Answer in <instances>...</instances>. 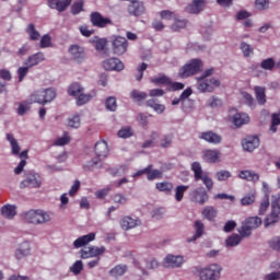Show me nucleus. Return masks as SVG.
Listing matches in <instances>:
<instances>
[{"mask_svg": "<svg viewBox=\"0 0 280 280\" xmlns=\"http://www.w3.org/2000/svg\"><path fill=\"white\" fill-rule=\"evenodd\" d=\"M7 141H9L10 143L11 154L13 156H19V159H22L18 166L14 168V174L19 175L23 172V167L27 165V161H25V159H27V150L21 152V144L12 133H7Z\"/></svg>", "mask_w": 280, "mask_h": 280, "instance_id": "f257e3e1", "label": "nucleus"}, {"mask_svg": "<svg viewBox=\"0 0 280 280\" xmlns=\"http://www.w3.org/2000/svg\"><path fill=\"white\" fill-rule=\"evenodd\" d=\"M210 75H213V69L206 70L197 78V89L200 93H213V91L220 86V80L215 78L207 79Z\"/></svg>", "mask_w": 280, "mask_h": 280, "instance_id": "f03ea898", "label": "nucleus"}, {"mask_svg": "<svg viewBox=\"0 0 280 280\" xmlns=\"http://www.w3.org/2000/svg\"><path fill=\"white\" fill-rule=\"evenodd\" d=\"M205 69V63L200 59H191L186 62L182 68L178 70V75L182 79L191 78V75H198Z\"/></svg>", "mask_w": 280, "mask_h": 280, "instance_id": "7ed1b4c3", "label": "nucleus"}, {"mask_svg": "<svg viewBox=\"0 0 280 280\" xmlns=\"http://www.w3.org/2000/svg\"><path fill=\"white\" fill-rule=\"evenodd\" d=\"M54 100H56V90L54 88L37 90L31 95V102L42 104V106L54 102Z\"/></svg>", "mask_w": 280, "mask_h": 280, "instance_id": "20e7f679", "label": "nucleus"}, {"mask_svg": "<svg viewBox=\"0 0 280 280\" xmlns=\"http://www.w3.org/2000/svg\"><path fill=\"white\" fill-rule=\"evenodd\" d=\"M199 280H220L222 277V266L210 264L198 271Z\"/></svg>", "mask_w": 280, "mask_h": 280, "instance_id": "39448f33", "label": "nucleus"}, {"mask_svg": "<svg viewBox=\"0 0 280 280\" xmlns=\"http://www.w3.org/2000/svg\"><path fill=\"white\" fill-rule=\"evenodd\" d=\"M280 215V197H272L271 201V211L268 217L265 219V226H272V224H277L279 222Z\"/></svg>", "mask_w": 280, "mask_h": 280, "instance_id": "423d86ee", "label": "nucleus"}, {"mask_svg": "<svg viewBox=\"0 0 280 280\" xmlns=\"http://www.w3.org/2000/svg\"><path fill=\"white\" fill-rule=\"evenodd\" d=\"M191 170L195 174L196 180H202L203 185L207 187L208 191H211L213 189V179L207 175V173L202 172V166L200 163L195 162L191 165Z\"/></svg>", "mask_w": 280, "mask_h": 280, "instance_id": "0eeeda50", "label": "nucleus"}, {"mask_svg": "<svg viewBox=\"0 0 280 280\" xmlns=\"http://www.w3.org/2000/svg\"><path fill=\"white\" fill-rule=\"evenodd\" d=\"M261 226V219L259 217H250L243 224L240 233L242 237H248L253 230L259 229Z\"/></svg>", "mask_w": 280, "mask_h": 280, "instance_id": "6e6552de", "label": "nucleus"}, {"mask_svg": "<svg viewBox=\"0 0 280 280\" xmlns=\"http://www.w3.org/2000/svg\"><path fill=\"white\" fill-rule=\"evenodd\" d=\"M43 185V180L40 179V175L36 173L26 174V178L21 182V189H25V187H31L32 189H38Z\"/></svg>", "mask_w": 280, "mask_h": 280, "instance_id": "1a4fd4ad", "label": "nucleus"}, {"mask_svg": "<svg viewBox=\"0 0 280 280\" xmlns=\"http://www.w3.org/2000/svg\"><path fill=\"white\" fill-rule=\"evenodd\" d=\"M113 51L116 56H124L128 51V40L121 36H115L112 42Z\"/></svg>", "mask_w": 280, "mask_h": 280, "instance_id": "9d476101", "label": "nucleus"}, {"mask_svg": "<svg viewBox=\"0 0 280 280\" xmlns=\"http://www.w3.org/2000/svg\"><path fill=\"white\" fill-rule=\"evenodd\" d=\"M69 54L74 62H78L81 65V62H84L86 60V52L84 51V48L82 46L72 45L69 47Z\"/></svg>", "mask_w": 280, "mask_h": 280, "instance_id": "9b49d317", "label": "nucleus"}, {"mask_svg": "<svg viewBox=\"0 0 280 280\" xmlns=\"http://www.w3.org/2000/svg\"><path fill=\"white\" fill-rule=\"evenodd\" d=\"M190 200L196 205H205L209 200V195L205 188L199 187L190 192Z\"/></svg>", "mask_w": 280, "mask_h": 280, "instance_id": "f8f14e48", "label": "nucleus"}, {"mask_svg": "<svg viewBox=\"0 0 280 280\" xmlns=\"http://www.w3.org/2000/svg\"><path fill=\"white\" fill-rule=\"evenodd\" d=\"M90 19L94 27H107V25H113V20L104 18L100 12L91 13Z\"/></svg>", "mask_w": 280, "mask_h": 280, "instance_id": "ddd939ff", "label": "nucleus"}, {"mask_svg": "<svg viewBox=\"0 0 280 280\" xmlns=\"http://www.w3.org/2000/svg\"><path fill=\"white\" fill-rule=\"evenodd\" d=\"M128 13L130 16H141L145 14V5L139 0H131L128 5Z\"/></svg>", "mask_w": 280, "mask_h": 280, "instance_id": "4468645a", "label": "nucleus"}, {"mask_svg": "<svg viewBox=\"0 0 280 280\" xmlns=\"http://www.w3.org/2000/svg\"><path fill=\"white\" fill-rule=\"evenodd\" d=\"M205 8H207V1L192 0L188 5L185 7V12L188 14H200Z\"/></svg>", "mask_w": 280, "mask_h": 280, "instance_id": "2eb2a0df", "label": "nucleus"}, {"mask_svg": "<svg viewBox=\"0 0 280 280\" xmlns=\"http://www.w3.org/2000/svg\"><path fill=\"white\" fill-rule=\"evenodd\" d=\"M106 252V247H85L84 249H81V259H91V257H98V255H103V253Z\"/></svg>", "mask_w": 280, "mask_h": 280, "instance_id": "dca6fc26", "label": "nucleus"}, {"mask_svg": "<svg viewBox=\"0 0 280 280\" xmlns=\"http://www.w3.org/2000/svg\"><path fill=\"white\" fill-rule=\"evenodd\" d=\"M105 71H124V62L118 58H109L103 61Z\"/></svg>", "mask_w": 280, "mask_h": 280, "instance_id": "f3484780", "label": "nucleus"}, {"mask_svg": "<svg viewBox=\"0 0 280 280\" xmlns=\"http://www.w3.org/2000/svg\"><path fill=\"white\" fill-rule=\"evenodd\" d=\"M185 264V258L183 256L167 255L164 258V266L166 268H180Z\"/></svg>", "mask_w": 280, "mask_h": 280, "instance_id": "a211bd4d", "label": "nucleus"}, {"mask_svg": "<svg viewBox=\"0 0 280 280\" xmlns=\"http://www.w3.org/2000/svg\"><path fill=\"white\" fill-rule=\"evenodd\" d=\"M242 145L245 152H253L254 150H257V148H259V138L257 136L246 137L242 141Z\"/></svg>", "mask_w": 280, "mask_h": 280, "instance_id": "6ab92c4d", "label": "nucleus"}, {"mask_svg": "<svg viewBox=\"0 0 280 280\" xmlns=\"http://www.w3.org/2000/svg\"><path fill=\"white\" fill-rule=\"evenodd\" d=\"M30 253H32V245H30V242L24 241L15 249V259H25V257H27Z\"/></svg>", "mask_w": 280, "mask_h": 280, "instance_id": "aec40b11", "label": "nucleus"}, {"mask_svg": "<svg viewBox=\"0 0 280 280\" xmlns=\"http://www.w3.org/2000/svg\"><path fill=\"white\" fill-rule=\"evenodd\" d=\"M73 0H48V7L51 10H57V12H65L69 5H71Z\"/></svg>", "mask_w": 280, "mask_h": 280, "instance_id": "412c9836", "label": "nucleus"}, {"mask_svg": "<svg viewBox=\"0 0 280 280\" xmlns=\"http://www.w3.org/2000/svg\"><path fill=\"white\" fill-rule=\"evenodd\" d=\"M120 226L122 231H130V229H136V226H141V221L139 219H133L132 217H124L120 220Z\"/></svg>", "mask_w": 280, "mask_h": 280, "instance_id": "4be33fe9", "label": "nucleus"}, {"mask_svg": "<svg viewBox=\"0 0 280 280\" xmlns=\"http://www.w3.org/2000/svg\"><path fill=\"white\" fill-rule=\"evenodd\" d=\"M199 139H203V141H207V143H222V136L213 132V131H206L201 132L199 136Z\"/></svg>", "mask_w": 280, "mask_h": 280, "instance_id": "5701e85b", "label": "nucleus"}, {"mask_svg": "<svg viewBox=\"0 0 280 280\" xmlns=\"http://www.w3.org/2000/svg\"><path fill=\"white\" fill-rule=\"evenodd\" d=\"M94 152L98 159H106L108 156V143L106 141L96 142Z\"/></svg>", "mask_w": 280, "mask_h": 280, "instance_id": "b1692460", "label": "nucleus"}, {"mask_svg": "<svg viewBox=\"0 0 280 280\" xmlns=\"http://www.w3.org/2000/svg\"><path fill=\"white\" fill-rule=\"evenodd\" d=\"M222 153L218 151V149L214 150H205L203 151V161L206 163H218L220 161V156Z\"/></svg>", "mask_w": 280, "mask_h": 280, "instance_id": "393cba45", "label": "nucleus"}, {"mask_svg": "<svg viewBox=\"0 0 280 280\" xmlns=\"http://www.w3.org/2000/svg\"><path fill=\"white\" fill-rule=\"evenodd\" d=\"M232 121L236 128H242V126L249 124L250 116L246 113H237L233 116Z\"/></svg>", "mask_w": 280, "mask_h": 280, "instance_id": "a878e982", "label": "nucleus"}, {"mask_svg": "<svg viewBox=\"0 0 280 280\" xmlns=\"http://www.w3.org/2000/svg\"><path fill=\"white\" fill-rule=\"evenodd\" d=\"M91 43L94 44L96 51H100V54H103V56H106V47L108 45L107 38L94 37L91 39Z\"/></svg>", "mask_w": 280, "mask_h": 280, "instance_id": "bb28decb", "label": "nucleus"}, {"mask_svg": "<svg viewBox=\"0 0 280 280\" xmlns=\"http://www.w3.org/2000/svg\"><path fill=\"white\" fill-rule=\"evenodd\" d=\"M45 61V54L37 52L31 57L27 58V60L24 62L25 67H36V65H40V62Z\"/></svg>", "mask_w": 280, "mask_h": 280, "instance_id": "cd10ccee", "label": "nucleus"}, {"mask_svg": "<svg viewBox=\"0 0 280 280\" xmlns=\"http://www.w3.org/2000/svg\"><path fill=\"white\" fill-rule=\"evenodd\" d=\"M95 240V233H90L83 236H80L73 242L74 248H82V246H86L90 242H93Z\"/></svg>", "mask_w": 280, "mask_h": 280, "instance_id": "c85d7f7f", "label": "nucleus"}, {"mask_svg": "<svg viewBox=\"0 0 280 280\" xmlns=\"http://www.w3.org/2000/svg\"><path fill=\"white\" fill-rule=\"evenodd\" d=\"M238 178H242V180H250L252 183H257V180H259V174L255 173V171L245 170L238 173Z\"/></svg>", "mask_w": 280, "mask_h": 280, "instance_id": "c756f323", "label": "nucleus"}, {"mask_svg": "<svg viewBox=\"0 0 280 280\" xmlns=\"http://www.w3.org/2000/svg\"><path fill=\"white\" fill-rule=\"evenodd\" d=\"M54 213L45 210H37V224H47L51 222Z\"/></svg>", "mask_w": 280, "mask_h": 280, "instance_id": "7c9ffc66", "label": "nucleus"}, {"mask_svg": "<svg viewBox=\"0 0 280 280\" xmlns=\"http://www.w3.org/2000/svg\"><path fill=\"white\" fill-rule=\"evenodd\" d=\"M195 235L187 238L188 243L196 242L198 237H202V234L205 233V224H202V221L195 222Z\"/></svg>", "mask_w": 280, "mask_h": 280, "instance_id": "2f4dec72", "label": "nucleus"}, {"mask_svg": "<svg viewBox=\"0 0 280 280\" xmlns=\"http://www.w3.org/2000/svg\"><path fill=\"white\" fill-rule=\"evenodd\" d=\"M1 215L7 220H12L16 215V206L5 205L1 208Z\"/></svg>", "mask_w": 280, "mask_h": 280, "instance_id": "473e14b6", "label": "nucleus"}, {"mask_svg": "<svg viewBox=\"0 0 280 280\" xmlns=\"http://www.w3.org/2000/svg\"><path fill=\"white\" fill-rule=\"evenodd\" d=\"M23 219L28 224H38V210H30L23 213Z\"/></svg>", "mask_w": 280, "mask_h": 280, "instance_id": "72a5a7b5", "label": "nucleus"}, {"mask_svg": "<svg viewBox=\"0 0 280 280\" xmlns=\"http://www.w3.org/2000/svg\"><path fill=\"white\" fill-rule=\"evenodd\" d=\"M202 215L203 218H206V220H209V221L215 220V218H218V209H215L212 206H207L202 210Z\"/></svg>", "mask_w": 280, "mask_h": 280, "instance_id": "f704fd0d", "label": "nucleus"}, {"mask_svg": "<svg viewBox=\"0 0 280 280\" xmlns=\"http://www.w3.org/2000/svg\"><path fill=\"white\" fill-rule=\"evenodd\" d=\"M254 91L256 93V100L260 106L266 104V88L262 86H255Z\"/></svg>", "mask_w": 280, "mask_h": 280, "instance_id": "c9c22d12", "label": "nucleus"}, {"mask_svg": "<svg viewBox=\"0 0 280 280\" xmlns=\"http://www.w3.org/2000/svg\"><path fill=\"white\" fill-rule=\"evenodd\" d=\"M256 198H257V192L255 190H252L241 199L242 207H248L253 205Z\"/></svg>", "mask_w": 280, "mask_h": 280, "instance_id": "e433bc0d", "label": "nucleus"}, {"mask_svg": "<svg viewBox=\"0 0 280 280\" xmlns=\"http://www.w3.org/2000/svg\"><path fill=\"white\" fill-rule=\"evenodd\" d=\"M155 188L158 189V191H162L164 194H172V189H174V184L170 182H162L158 183L155 185Z\"/></svg>", "mask_w": 280, "mask_h": 280, "instance_id": "4c0bfd02", "label": "nucleus"}, {"mask_svg": "<svg viewBox=\"0 0 280 280\" xmlns=\"http://www.w3.org/2000/svg\"><path fill=\"white\" fill-rule=\"evenodd\" d=\"M147 106H150V108H153V110L159 114L165 112V105L159 104V102H156L154 98L147 101Z\"/></svg>", "mask_w": 280, "mask_h": 280, "instance_id": "58836bf2", "label": "nucleus"}, {"mask_svg": "<svg viewBox=\"0 0 280 280\" xmlns=\"http://www.w3.org/2000/svg\"><path fill=\"white\" fill-rule=\"evenodd\" d=\"M187 189H189V186H185V185H179L175 188V200L177 202H183V198Z\"/></svg>", "mask_w": 280, "mask_h": 280, "instance_id": "ea45409f", "label": "nucleus"}, {"mask_svg": "<svg viewBox=\"0 0 280 280\" xmlns=\"http://www.w3.org/2000/svg\"><path fill=\"white\" fill-rule=\"evenodd\" d=\"M114 205H117V207H124L125 205H128V197L124 194H116L113 197Z\"/></svg>", "mask_w": 280, "mask_h": 280, "instance_id": "a19ab883", "label": "nucleus"}, {"mask_svg": "<svg viewBox=\"0 0 280 280\" xmlns=\"http://www.w3.org/2000/svg\"><path fill=\"white\" fill-rule=\"evenodd\" d=\"M82 91H84V88L79 83H72L68 89L69 95H72L73 97H78Z\"/></svg>", "mask_w": 280, "mask_h": 280, "instance_id": "79ce46f5", "label": "nucleus"}, {"mask_svg": "<svg viewBox=\"0 0 280 280\" xmlns=\"http://www.w3.org/2000/svg\"><path fill=\"white\" fill-rule=\"evenodd\" d=\"M26 33L28 34L31 40H38L40 38V33L36 31V26H34V24L27 25Z\"/></svg>", "mask_w": 280, "mask_h": 280, "instance_id": "37998d69", "label": "nucleus"}, {"mask_svg": "<svg viewBox=\"0 0 280 280\" xmlns=\"http://www.w3.org/2000/svg\"><path fill=\"white\" fill-rule=\"evenodd\" d=\"M147 178L148 180H154L156 178H163V172L159 170H152V166H148Z\"/></svg>", "mask_w": 280, "mask_h": 280, "instance_id": "c03bdc74", "label": "nucleus"}, {"mask_svg": "<svg viewBox=\"0 0 280 280\" xmlns=\"http://www.w3.org/2000/svg\"><path fill=\"white\" fill-rule=\"evenodd\" d=\"M242 235L238 234H232L231 236L228 237L226 240V246H240L241 242H242Z\"/></svg>", "mask_w": 280, "mask_h": 280, "instance_id": "a18cd8bd", "label": "nucleus"}, {"mask_svg": "<svg viewBox=\"0 0 280 280\" xmlns=\"http://www.w3.org/2000/svg\"><path fill=\"white\" fill-rule=\"evenodd\" d=\"M82 120L80 119V115L75 114L68 118V126L69 128L78 129L80 128Z\"/></svg>", "mask_w": 280, "mask_h": 280, "instance_id": "49530a36", "label": "nucleus"}, {"mask_svg": "<svg viewBox=\"0 0 280 280\" xmlns=\"http://www.w3.org/2000/svg\"><path fill=\"white\" fill-rule=\"evenodd\" d=\"M186 26L187 20L175 19V22L171 25V30L173 32H178L180 30H185Z\"/></svg>", "mask_w": 280, "mask_h": 280, "instance_id": "de8ad7c7", "label": "nucleus"}, {"mask_svg": "<svg viewBox=\"0 0 280 280\" xmlns=\"http://www.w3.org/2000/svg\"><path fill=\"white\" fill-rule=\"evenodd\" d=\"M130 97L135 100V102H143L148 98V93L145 92H140L138 90H133L130 93Z\"/></svg>", "mask_w": 280, "mask_h": 280, "instance_id": "09e8293b", "label": "nucleus"}, {"mask_svg": "<svg viewBox=\"0 0 280 280\" xmlns=\"http://www.w3.org/2000/svg\"><path fill=\"white\" fill-rule=\"evenodd\" d=\"M126 270H128L126 265H118L110 270V275L112 277H121L126 273Z\"/></svg>", "mask_w": 280, "mask_h": 280, "instance_id": "8fccbe9b", "label": "nucleus"}, {"mask_svg": "<svg viewBox=\"0 0 280 280\" xmlns=\"http://www.w3.org/2000/svg\"><path fill=\"white\" fill-rule=\"evenodd\" d=\"M83 11H84V0H78L73 2V4L71 5L72 14H80Z\"/></svg>", "mask_w": 280, "mask_h": 280, "instance_id": "3c124183", "label": "nucleus"}, {"mask_svg": "<svg viewBox=\"0 0 280 280\" xmlns=\"http://www.w3.org/2000/svg\"><path fill=\"white\" fill-rule=\"evenodd\" d=\"M261 69H265V71H272L276 67L275 59L267 58L260 62Z\"/></svg>", "mask_w": 280, "mask_h": 280, "instance_id": "603ef678", "label": "nucleus"}, {"mask_svg": "<svg viewBox=\"0 0 280 280\" xmlns=\"http://www.w3.org/2000/svg\"><path fill=\"white\" fill-rule=\"evenodd\" d=\"M268 207H270V200L268 199V195H266L260 201L259 215H264L268 211Z\"/></svg>", "mask_w": 280, "mask_h": 280, "instance_id": "864d4df0", "label": "nucleus"}, {"mask_svg": "<svg viewBox=\"0 0 280 280\" xmlns=\"http://www.w3.org/2000/svg\"><path fill=\"white\" fill-rule=\"evenodd\" d=\"M277 126H280V113L272 114L270 131L277 132Z\"/></svg>", "mask_w": 280, "mask_h": 280, "instance_id": "5fc2aeb1", "label": "nucleus"}, {"mask_svg": "<svg viewBox=\"0 0 280 280\" xmlns=\"http://www.w3.org/2000/svg\"><path fill=\"white\" fill-rule=\"evenodd\" d=\"M91 94H84L80 93L77 98L78 106H83V104H86V102H91Z\"/></svg>", "mask_w": 280, "mask_h": 280, "instance_id": "6e6d98bb", "label": "nucleus"}, {"mask_svg": "<svg viewBox=\"0 0 280 280\" xmlns=\"http://www.w3.org/2000/svg\"><path fill=\"white\" fill-rule=\"evenodd\" d=\"M105 106L107 110H112V112L117 110V100L113 96L108 97L106 100Z\"/></svg>", "mask_w": 280, "mask_h": 280, "instance_id": "4d7b16f0", "label": "nucleus"}, {"mask_svg": "<svg viewBox=\"0 0 280 280\" xmlns=\"http://www.w3.org/2000/svg\"><path fill=\"white\" fill-rule=\"evenodd\" d=\"M215 178H217V180H220V182L229 180V178H231V172L221 170V171L217 172Z\"/></svg>", "mask_w": 280, "mask_h": 280, "instance_id": "13d9d810", "label": "nucleus"}, {"mask_svg": "<svg viewBox=\"0 0 280 280\" xmlns=\"http://www.w3.org/2000/svg\"><path fill=\"white\" fill-rule=\"evenodd\" d=\"M84 268V265L82 264V260H77L70 268L71 272L73 275H80Z\"/></svg>", "mask_w": 280, "mask_h": 280, "instance_id": "bf43d9fd", "label": "nucleus"}, {"mask_svg": "<svg viewBox=\"0 0 280 280\" xmlns=\"http://www.w3.org/2000/svg\"><path fill=\"white\" fill-rule=\"evenodd\" d=\"M241 50L243 51L245 58L253 56V47H250V45H248L247 43L243 42L241 44Z\"/></svg>", "mask_w": 280, "mask_h": 280, "instance_id": "052dcab7", "label": "nucleus"}, {"mask_svg": "<svg viewBox=\"0 0 280 280\" xmlns=\"http://www.w3.org/2000/svg\"><path fill=\"white\" fill-rule=\"evenodd\" d=\"M118 137H120V139H128L129 137H132V129H130V127L120 129L118 131Z\"/></svg>", "mask_w": 280, "mask_h": 280, "instance_id": "680f3d73", "label": "nucleus"}, {"mask_svg": "<svg viewBox=\"0 0 280 280\" xmlns=\"http://www.w3.org/2000/svg\"><path fill=\"white\" fill-rule=\"evenodd\" d=\"M269 246H270V248H272L273 250H277V253H280V236L273 237V238L269 242Z\"/></svg>", "mask_w": 280, "mask_h": 280, "instance_id": "e2e57ef3", "label": "nucleus"}, {"mask_svg": "<svg viewBox=\"0 0 280 280\" xmlns=\"http://www.w3.org/2000/svg\"><path fill=\"white\" fill-rule=\"evenodd\" d=\"M172 136L167 135V136H163L160 142L161 148H170L172 145Z\"/></svg>", "mask_w": 280, "mask_h": 280, "instance_id": "0e129e2a", "label": "nucleus"}, {"mask_svg": "<svg viewBox=\"0 0 280 280\" xmlns=\"http://www.w3.org/2000/svg\"><path fill=\"white\" fill-rule=\"evenodd\" d=\"M151 82L153 84H167V82H170V79H167V77L165 75H160V77L152 78Z\"/></svg>", "mask_w": 280, "mask_h": 280, "instance_id": "69168bd1", "label": "nucleus"}, {"mask_svg": "<svg viewBox=\"0 0 280 280\" xmlns=\"http://www.w3.org/2000/svg\"><path fill=\"white\" fill-rule=\"evenodd\" d=\"M269 3L270 2L268 0H256L255 7L257 10H268Z\"/></svg>", "mask_w": 280, "mask_h": 280, "instance_id": "338daca9", "label": "nucleus"}, {"mask_svg": "<svg viewBox=\"0 0 280 280\" xmlns=\"http://www.w3.org/2000/svg\"><path fill=\"white\" fill-rule=\"evenodd\" d=\"M280 271L271 272L265 276V280H279Z\"/></svg>", "mask_w": 280, "mask_h": 280, "instance_id": "774afa93", "label": "nucleus"}]
</instances>
